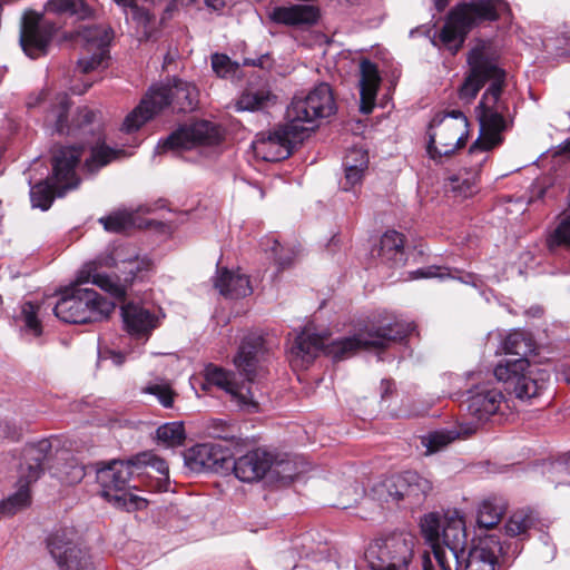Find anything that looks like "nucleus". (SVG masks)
Returning <instances> with one entry per match:
<instances>
[{"label":"nucleus","instance_id":"nucleus-3","mask_svg":"<svg viewBox=\"0 0 570 570\" xmlns=\"http://www.w3.org/2000/svg\"><path fill=\"white\" fill-rule=\"evenodd\" d=\"M412 330L410 323L394 322L372 326L353 336L330 342L328 337L305 328L296 336L291 354L296 361H301L302 365L312 363L321 351L338 361L354 355L360 350L385 348L393 342L402 341Z\"/></svg>","mask_w":570,"mask_h":570},{"label":"nucleus","instance_id":"nucleus-16","mask_svg":"<svg viewBox=\"0 0 570 570\" xmlns=\"http://www.w3.org/2000/svg\"><path fill=\"white\" fill-rule=\"evenodd\" d=\"M173 97L171 81L151 86L140 104L127 115L121 125V130L128 134L134 132L165 108L170 107L173 109Z\"/></svg>","mask_w":570,"mask_h":570},{"label":"nucleus","instance_id":"nucleus-21","mask_svg":"<svg viewBox=\"0 0 570 570\" xmlns=\"http://www.w3.org/2000/svg\"><path fill=\"white\" fill-rule=\"evenodd\" d=\"M504 401V395L499 389L490 384L475 385L468 392L466 410L472 419L483 423L500 413Z\"/></svg>","mask_w":570,"mask_h":570},{"label":"nucleus","instance_id":"nucleus-42","mask_svg":"<svg viewBox=\"0 0 570 570\" xmlns=\"http://www.w3.org/2000/svg\"><path fill=\"white\" fill-rule=\"evenodd\" d=\"M46 11L57 14H70L85 18L89 13L88 7L82 0H48L45 6Z\"/></svg>","mask_w":570,"mask_h":570},{"label":"nucleus","instance_id":"nucleus-25","mask_svg":"<svg viewBox=\"0 0 570 570\" xmlns=\"http://www.w3.org/2000/svg\"><path fill=\"white\" fill-rule=\"evenodd\" d=\"M360 73V110L366 115L374 108L377 90L381 83V76L376 65L368 59L361 60Z\"/></svg>","mask_w":570,"mask_h":570},{"label":"nucleus","instance_id":"nucleus-50","mask_svg":"<svg viewBox=\"0 0 570 570\" xmlns=\"http://www.w3.org/2000/svg\"><path fill=\"white\" fill-rule=\"evenodd\" d=\"M268 243H271L268 249L279 268L288 267L295 257V253L291 248H284L276 239L268 240Z\"/></svg>","mask_w":570,"mask_h":570},{"label":"nucleus","instance_id":"nucleus-4","mask_svg":"<svg viewBox=\"0 0 570 570\" xmlns=\"http://www.w3.org/2000/svg\"><path fill=\"white\" fill-rule=\"evenodd\" d=\"M505 354L518 356L500 361L493 374L505 390L520 401H530L546 389L549 373L530 365L528 356L535 350L534 341L523 331L511 332L502 342Z\"/></svg>","mask_w":570,"mask_h":570},{"label":"nucleus","instance_id":"nucleus-29","mask_svg":"<svg viewBox=\"0 0 570 570\" xmlns=\"http://www.w3.org/2000/svg\"><path fill=\"white\" fill-rule=\"evenodd\" d=\"M305 472V466L298 463L295 458L288 455L275 456L271 453V469L268 478L282 484H289L296 476Z\"/></svg>","mask_w":570,"mask_h":570},{"label":"nucleus","instance_id":"nucleus-43","mask_svg":"<svg viewBox=\"0 0 570 570\" xmlns=\"http://www.w3.org/2000/svg\"><path fill=\"white\" fill-rule=\"evenodd\" d=\"M547 247L556 253L559 247L570 249V215H564L557 227L547 237Z\"/></svg>","mask_w":570,"mask_h":570},{"label":"nucleus","instance_id":"nucleus-2","mask_svg":"<svg viewBox=\"0 0 570 570\" xmlns=\"http://www.w3.org/2000/svg\"><path fill=\"white\" fill-rule=\"evenodd\" d=\"M264 362L265 348L262 337L246 336L234 357V364L246 383L239 384L234 373L209 364L204 370L206 384L224 390L240 410L248 413L258 412L266 394L263 380L268 372Z\"/></svg>","mask_w":570,"mask_h":570},{"label":"nucleus","instance_id":"nucleus-60","mask_svg":"<svg viewBox=\"0 0 570 570\" xmlns=\"http://www.w3.org/2000/svg\"><path fill=\"white\" fill-rule=\"evenodd\" d=\"M119 7L124 8V9H127L129 8L130 10L134 9V7L136 6V0H114Z\"/></svg>","mask_w":570,"mask_h":570},{"label":"nucleus","instance_id":"nucleus-47","mask_svg":"<svg viewBox=\"0 0 570 570\" xmlns=\"http://www.w3.org/2000/svg\"><path fill=\"white\" fill-rule=\"evenodd\" d=\"M40 306L31 302H26L21 306V317L26 327L38 336L41 334V323L38 318Z\"/></svg>","mask_w":570,"mask_h":570},{"label":"nucleus","instance_id":"nucleus-63","mask_svg":"<svg viewBox=\"0 0 570 570\" xmlns=\"http://www.w3.org/2000/svg\"><path fill=\"white\" fill-rule=\"evenodd\" d=\"M245 66H261L262 59L253 60V59H245L244 60Z\"/></svg>","mask_w":570,"mask_h":570},{"label":"nucleus","instance_id":"nucleus-46","mask_svg":"<svg viewBox=\"0 0 570 570\" xmlns=\"http://www.w3.org/2000/svg\"><path fill=\"white\" fill-rule=\"evenodd\" d=\"M99 222L105 229L112 233H121L132 225V217L127 212H116L109 216L101 217Z\"/></svg>","mask_w":570,"mask_h":570},{"label":"nucleus","instance_id":"nucleus-51","mask_svg":"<svg viewBox=\"0 0 570 570\" xmlns=\"http://www.w3.org/2000/svg\"><path fill=\"white\" fill-rule=\"evenodd\" d=\"M452 440L449 433L433 432L422 438V444L426 446V453L431 454L446 446Z\"/></svg>","mask_w":570,"mask_h":570},{"label":"nucleus","instance_id":"nucleus-39","mask_svg":"<svg viewBox=\"0 0 570 570\" xmlns=\"http://www.w3.org/2000/svg\"><path fill=\"white\" fill-rule=\"evenodd\" d=\"M156 438L167 448H176L183 445L186 439L184 423L175 421L160 425L156 430Z\"/></svg>","mask_w":570,"mask_h":570},{"label":"nucleus","instance_id":"nucleus-11","mask_svg":"<svg viewBox=\"0 0 570 570\" xmlns=\"http://www.w3.org/2000/svg\"><path fill=\"white\" fill-rule=\"evenodd\" d=\"M336 106L331 87L322 82L307 95H297L286 110V119L294 124L304 135L308 129L305 125L314 124L318 118L330 117Z\"/></svg>","mask_w":570,"mask_h":570},{"label":"nucleus","instance_id":"nucleus-5","mask_svg":"<svg viewBox=\"0 0 570 570\" xmlns=\"http://www.w3.org/2000/svg\"><path fill=\"white\" fill-rule=\"evenodd\" d=\"M508 10L504 0H474L452 8L440 31V41L454 55L462 47L466 35L484 21H495L500 12Z\"/></svg>","mask_w":570,"mask_h":570},{"label":"nucleus","instance_id":"nucleus-23","mask_svg":"<svg viewBox=\"0 0 570 570\" xmlns=\"http://www.w3.org/2000/svg\"><path fill=\"white\" fill-rule=\"evenodd\" d=\"M235 476L242 482H255L268 475L271 453L261 449L247 452L232 463Z\"/></svg>","mask_w":570,"mask_h":570},{"label":"nucleus","instance_id":"nucleus-62","mask_svg":"<svg viewBox=\"0 0 570 570\" xmlns=\"http://www.w3.org/2000/svg\"><path fill=\"white\" fill-rule=\"evenodd\" d=\"M348 490H353L354 494L356 495V498L354 499V501L356 502L363 494V490L358 487V485H354V487H351Z\"/></svg>","mask_w":570,"mask_h":570},{"label":"nucleus","instance_id":"nucleus-27","mask_svg":"<svg viewBox=\"0 0 570 570\" xmlns=\"http://www.w3.org/2000/svg\"><path fill=\"white\" fill-rule=\"evenodd\" d=\"M318 16V9L309 4L275 7L269 12L271 20L286 26L313 24L317 21Z\"/></svg>","mask_w":570,"mask_h":570},{"label":"nucleus","instance_id":"nucleus-48","mask_svg":"<svg viewBox=\"0 0 570 570\" xmlns=\"http://www.w3.org/2000/svg\"><path fill=\"white\" fill-rule=\"evenodd\" d=\"M212 68L218 77L225 78L235 75L239 63L232 61L226 55L214 53L212 55Z\"/></svg>","mask_w":570,"mask_h":570},{"label":"nucleus","instance_id":"nucleus-32","mask_svg":"<svg viewBox=\"0 0 570 570\" xmlns=\"http://www.w3.org/2000/svg\"><path fill=\"white\" fill-rule=\"evenodd\" d=\"M174 89L173 111L189 112L196 109L198 105V90L195 85L174 78L171 80Z\"/></svg>","mask_w":570,"mask_h":570},{"label":"nucleus","instance_id":"nucleus-30","mask_svg":"<svg viewBox=\"0 0 570 570\" xmlns=\"http://www.w3.org/2000/svg\"><path fill=\"white\" fill-rule=\"evenodd\" d=\"M196 464L204 469L219 471L230 466L227 452L212 444H198L193 449Z\"/></svg>","mask_w":570,"mask_h":570},{"label":"nucleus","instance_id":"nucleus-55","mask_svg":"<svg viewBox=\"0 0 570 570\" xmlns=\"http://www.w3.org/2000/svg\"><path fill=\"white\" fill-rule=\"evenodd\" d=\"M131 16L132 19L137 21V23L141 24L145 29H147L153 18L147 10L138 7L137 4L131 10Z\"/></svg>","mask_w":570,"mask_h":570},{"label":"nucleus","instance_id":"nucleus-58","mask_svg":"<svg viewBox=\"0 0 570 570\" xmlns=\"http://www.w3.org/2000/svg\"><path fill=\"white\" fill-rule=\"evenodd\" d=\"M553 470L558 474H566L570 479V454L561 462L553 464ZM562 482L569 483L570 480H563Z\"/></svg>","mask_w":570,"mask_h":570},{"label":"nucleus","instance_id":"nucleus-19","mask_svg":"<svg viewBox=\"0 0 570 570\" xmlns=\"http://www.w3.org/2000/svg\"><path fill=\"white\" fill-rule=\"evenodd\" d=\"M414 538L409 533L393 534L379 546L375 570H406L412 559Z\"/></svg>","mask_w":570,"mask_h":570},{"label":"nucleus","instance_id":"nucleus-38","mask_svg":"<svg viewBox=\"0 0 570 570\" xmlns=\"http://www.w3.org/2000/svg\"><path fill=\"white\" fill-rule=\"evenodd\" d=\"M141 393L154 395L158 402L167 409L173 407L176 393L171 384L161 377L149 381L142 389Z\"/></svg>","mask_w":570,"mask_h":570},{"label":"nucleus","instance_id":"nucleus-54","mask_svg":"<svg viewBox=\"0 0 570 570\" xmlns=\"http://www.w3.org/2000/svg\"><path fill=\"white\" fill-rule=\"evenodd\" d=\"M366 170V167H344V180L341 183L343 190L347 191L361 184Z\"/></svg>","mask_w":570,"mask_h":570},{"label":"nucleus","instance_id":"nucleus-13","mask_svg":"<svg viewBox=\"0 0 570 570\" xmlns=\"http://www.w3.org/2000/svg\"><path fill=\"white\" fill-rule=\"evenodd\" d=\"M72 530L62 529L48 539V549L61 570H97L90 552L76 541Z\"/></svg>","mask_w":570,"mask_h":570},{"label":"nucleus","instance_id":"nucleus-64","mask_svg":"<svg viewBox=\"0 0 570 570\" xmlns=\"http://www.w3.org/2000/svg\"><path fill=\"white\" fill-rule=\"evenodd\" d=\"M563 151L570 154V139L564 142Z\"/></svg>","mask_w":570,"mask_h":570},{"label":"nucleus","instance_id":"nucleus-52","mask_svg":"<svg viewBox=\"0 0 570 570\" xmlns=\"http://www.w3.org/2000/svg\"><path fill=\"white\" fill-rule=\"evenodd\" d=\"M206 433L213 439L230 440L234 438L226 422L219 419H213L207 423Z\"/></svg>","mask_w":570,"mask_h":570},{"label":"nucleus","instance_id":"nucleus-28","mask_svg":"<svg viewBox=\"0 0 570 570\" xmlns=\"http://www.w3.org/2000/svg\"><path fill=\"white\" fill-rule=\"evenodd\" d=\"M214 286L226 297L239 298L252 294L253 288L246 275L232 272L227 268L217 271Z\"/></svg>","mask_w":570,"mask_h":570},{"label":"nucleus","instance_id":"nucleus-49","mask_svg":"<svg viewBox=\"0 0 570 570\" xmlns=\"http://www.w3.org/2000/svg\"><path fill=\"white\" fill-rule=\"evenodd\" d=\"M531 524V519L523 512L513 513L504 525L505 532L510 537H517L527 532Z\"/></svg>","mask_w":570,"mask_h":570},{"label":"nucleus","instance_id":"nucleus-59","mask_svg":"<svg viewBox=\"0 0 570 570\" xmlns=\"http://www.w3.org/2000/svg\"><path fill=\"white\" fill-rule=\"evenodd\" d=\"M205 6L214 11H219L225 7L224 0H204Z\"/></svg>","mask_w":570,"mask_h":570},{"label":"nucleus","instance_id":"nucleus-34","mask_svg":"<svg viewBox=\"0 0 570 570\" xmlns=\"http://www.w3.org/2000/svg\"><path fill=\"white\" fill-rule=\"evenodd\" d=\"M407 471L402 474L393 475L381 484L377 485L375 491L377 492L380 499L385 500L386 502L393 501L399 502L403 499H409V484L407 482Z\"/></svg>","mask_w":570,"mask_h":570},{"label":"nucleus","instance_id":"nucleus-15","mask_svg":"<svg viewBox=\"0 0 570 570\" xmlns=\"http://www.w3.org/2000/svg\"><path fill=\"white\" fill-rule=\"evenodd\" d=\"M112 30L104 24H81L72 38L81 43L87 51L94 50L89 58H80L77 62V69L82 73H88L98 69L107 59V47L111 40Z\"/></svg>","mask_w":570,"mask_h":570},{"label":"nucleus","instance_id":"nucleus-17","mask_svg":"<svg viewBox=\"0 0 570 570\" xmlns=\"http://www.w3.org/2000/svg\"><path fill=\"white\" fill-rule=\"evenodd\" d=\"M219 139L220 135L217 127L209 121L202 120L190 126L180 127L166 139L160 140L156 147V153L190 149L199 145H214Z\"/></svg>","mask_w":570,"mask_h":570},{"label":"nucleus","instance_id":"nucleus-20","mask_svg":"<svg viewBox=\"0 0 570 570\" xmlns=\"http://www.w3.org/2000/svg\"><path fill=\"white\" fill-rule=\"evenodd\" d=\"M26 105L29 109L43 106V124L52 132H69L68 111L70 102L66 94H57L53 98H49L47 91H41L38 95L29 96Z\"/></svg>","mask_w":570,"mask_h":570},{"label":"nucleus","instance_id":"nucleus-40","mask_svg":"<svg viewBox=\"0 0 570 570\" xmlns=\"http://www.w3.org/2000/svg\"><path fill=\"white\" fill-rule=\"evenodd\" d=\"M463 561H465L464 570H494L497 558L491 550L476 547L469 551Z\"/></svg>","mask_w":570,"mask_h":570},{"label":"nucleus","instance_id":"nucleus-37","mask_svg":"<svg viewBox=\"0 0 570 570\" xmlns=\"http://www.w3.org/2000/svg\"><path fill=\"white\" fill-rule=\"evenodd\" d=\"M504 513V505L501 500H484L478 510V524L481 528L491 529L497 525Z\"/></svg>","mask_w":570,"mask_h":570},{"label":"nucleus","instance_id":"nucleus-57","mask_svg":"<svg viewBox=\"0 0 570 570\" xmlns=\"http://www.w3.org/2000/svg\"><path fill=\"white\" fill-rule=\"evenodd\" d=\"M95 112L87 108V107H82L78 110V115H77V119H76V122H77V126L78 127H81L82 125H88V124H91L95 119Z\"/></svg>","mask_w":570,"mask_h":570},{"label":"nucleus","instance_id":"nucleus-45","mask_svg":"<svg viewBox=\"0 0 570 570\" xmlns=\"http://www.w3.org/2000/svg\"><path fill=\"white\" fill-rule=\"evenodd\" d=\"M134 464L138 472L142 468L150 466L165 479H168V465L165 460L158 458L151 452H142L134 458Z\"/></svg>","mask_w":570,"mask_h":570},{"label":"nucleus","instance_id":"nucleus-44","mask_svg":"<svg viewBox=\"0 0 570 570\" xmlns=\"http://www.w3.org/2000/svg\"><path fill=\"white\" fill-rule=\"evenodd\" d=\"M119 150L111 149L105 145L96 146L91 150L90 159L86 160V167L89 171H94L109 164L118 155Z\"/></svg>","mask_w":570,"mask_h":570},{"label":"nucleus","instance_id":"nucleus-22","mask_svg":"<svg viewBox=\"0 0 570 570\" xmlns=\"http://www.w3.org/2000/svg\"><path fill=\"white\" fill-rule=\"evenodd\" d=\"M441 544L446 550L451 567L460 570L466 553V532L463 519L456 513L445 517L442 522Z\"/></svg>","mask_w":570,"mask_h":570},{"label":"nucleus","instance_id":"nucleus-61","mask_svg":"<svg viewBox=\"0 0 570 570\" xmlns=\"http://www.w3.org/2000/svg\"><path fill=\"white\" fill-rule=\"evenodd\" d=\"M449 3V0H434V6L439 12H442Z\"/></svg>","mask_w":570,"mask_h":570},{"label":"nucleus","instance_id":"nucleus-35","mask_svg":"<svg viewBox=\"0 0 570 570\" xmlns=\"http://www.w3.org/2000/svg\"><path fill=\"white\" fill-rule=\"evenodd\" d=\"M479 156L470 157V169L462 175L452 177L450 179L451 190L464 198L472 196L476 190V180L479 177L480 168L483 164L476 165L475 161Z\"/></svg>","mask_w":570,"mask_h":570},{"label":"nucleus","instance_id":"nucleus-24","mask_svg":"<svg viewBox=\"0 0 570 570\" xmlns=\"http://www.w3.org/2000/svg\"><path fill=\"white\" fill-rule=\"evenodd\" d=\"M126 331L134 337L148 338L158 326V318L147 308L129 303L121 308Z\"/></svg>","mask_w":570,"mask_h":570},{"label":"nucleus","instance_id":"nucleus-9","mask_svg":"<svg viewBox=\"0 0 570 570\" xmlns=\"http://www.w3.org/2000/svg\"><path fill=\"white\" fill-rule=\"evenodd\" d=\"M51 451V443L43 439L23 450V462L19 468L18 490L0 504V512L12 515L31 502L29 485L43 473V464Z\"/></svg>","mask_w":570,"mask_h":570},{"label":"nucleus","instance_id":"nucleus-6","mask_svg":"<svg viewBox=\"0 0 570 570\" xmlns=\"http://www.w3.org/2000/svg\"><path fill=\"white\" fill-rule=\"evenodd\" d=\"M82 156V147L58 146L52 149V178L51 183L40 181L30 189V199L33 207L47 210L55 198L65 195L67 190L77 188L80 183L76 168Z\"/></svg>","mask_w":570,"mask_h":570},{"label":"nucleus","instance_id":"nucleus-7","mask_svg":"<svg viewBox=\"0 0 570 570\" xmlns=\"http://www.w3.org/2000/svg\"><path fill=\"white\" fill-rule=\"evenodd\" d=\"M501 92L495 86L488 88L475 109L480 135L469 148V157L479 156L476 165L487 161L488 151L502 142V132L508 128V105L501 99Z\"/></svg>","mask_w":570,"mask_h":570},{"label":"nucleus","instance_id":"nucleus-36","mask_svg":"<svg viewBox=\"0 0 570 570\" xmlns=\"http://www.w3.org/2000/svg\"><path fill=\"white\" fill-rule=\"evenodd\" d=\"M55 475L66 484H76L85 478L86 470L76 458L68 455L57 462Z\"/></svg>","mask_w":570,"mask_h":570},{"label":"nucleus","instance_id":"nucleus-56","mask_svg":"<svg viewBox=\"0 0 570 570\" xmlns=\"http://www.w3.org/2000/svg\"><path fill=\"white\" fill-rule=\"evenodd\" d=\"M443 273L438 267H426L419 268L415 272L411 273L412 278H431V277H442Z\"/></svg>","mask_w":570,"mask_h":570},{"label":"nucleus","instance_id":"nucleus-18","mask_svg":"<svg viewBox=\"0 0 570 570\" xmlns=\"http://www.w3.org/2000/svg\"><path fill=\"white\" fill-rule=\"evenodd\" d=\"M55 28L43 22L41 13L27 11L21 20L19 42L23 52L35 59L47 53Z\"/></svg>","mask_w":570,"mask_h":570},{"label":"nucleus","instance_id":"nucleus-12","mask_svg":"<svg viewBox=\"0 0 570 570\" xmlns=\"http://www.w3.org/2000/svg\"><path fill=\"white\" fill-rule=\"evenodd\" d=\"M468 63L470 72L459 90L461 100L472 101L487 81H490L489 88L495 86L498 91H502L505 73L494 60L485 56L483 46L470 50Z\"/></svg>","mask_w":570,"mask_h":570},{"label":"nucleus","instance_id":"nucleus-8","mask_svg":"<svg viewBox=\"0 0 570 570\" xmlns=\"http://www.w3.org/2000/svg\"><path fill=\"white\" fill-rule=\"evenodd\" d=\"M138 473L134 459L129 461L114 460L97 470V482L101 488V495L116 508L127 511L141 510L147 501L128 491L129 481Z\"/></svg>","mask_w":570,"mask_h":570},{"label":"nucleus","instance_id":"nucleus-14","mask_svg":"<svg viewBox=\"0 0 570 570\" xmlns=\"http://www.w3.org/2000/svg\"><path fill=\"white\" fill-rule=\"evenodd\" d=\"M304 135L289 120L274 131L256 135L252 147L256 157L265 161H279L287 158L294 145L303 140Z\"/></svg>","mask_w":570,"mask_h":570},{"label":"nucleus","instance_id":"nucleus-31","mask_svg":"<svg viewBox=\"0 0 570 570\" xmlns=\"http://www.w3.org/2000/svg\"><path fill=\"white\" fill-rule=\"evenodd\" d=\"M380 257L391 266H400L405 262L404 236L396 230H387L381 237Z\"/></svg>","mask_w":570,"mask_h":570},{"label":"nucleus","instance_id":"nucleus-1","mask_svg":"<svg viewBox=\"0 0 570 570\" xmlns=\"http://www.w3.org/2000/svg\"><path fill=\"white\" fill-rule=\"evenodd\" d=\"M150 265V259L141 256L132 246L119 245L102 253L81 267L76 284L67 288L55 305V315L73 324L106 320L115 309V303L81 285L91 283L121 301L126 297L128 286Z\"/></svg>","mask_w":570,"mask_h":570},{"label":"nucleus","instance_id":"nucleus-26","mask_svg":"<svg viewBox=\"0 0 570 570\" xmlns=\"http://www.w3.org/2000/svg\"><path fill=\"white\" fill-rule=\"evenodd\" d=\"M442 522L438 513L431 512L425 514L420 522L421 532L431 547L434 559L442 570H451V564L446 554V550L441 544Z\"/></svg>","mask_w":570,"mask_h":570},{"label":"nucleus","instance_id":"nucleus-53","mask_svg":"<svg viewBox=\"0 0 570 570\" xmlns=\"http://www.w3.org/2000/svg\"><path fill=\"white\" fill-rule=\"evenodd\" d=\"M366 167L368 168L367 151L362 148L350 149L343 160V167Z\"/></svg>","mask_w":570,"mask_h":570},{"label":"nucleus","instance_id":"nucleus-33","mask_svg":"<svg viewBox=\"0 0 570 570\" xmlns=\"http://www.w3.org/2000/svg\"><path fill=\"white\" fill-rule=\"evenodd\" d=\"M276 102V96L268 88H247L236 101L237 111H256Z\"/></svg>","mask_w":570,"mask_h":570},{"label":"nucleus","instance_id":"nucleus-41","mask_svg":"<svg viewBox=\"0 0 570 570\" xmlns=\"http://www.w3.org/2000/svg\"><path fill=\"white\" fill-rule=\"evenodd\" d=\"M409 500L421 503L432 491V482L414 471H407Z\"/></svg>","mask_w":570,"mask_h":570},{"label":"nucleus","instance_id":"nucleus-10","mask_svg":"<svg viewBox=\"0 0 570 570\" xmlns=\"http://www.w3.org/2000/svg\"><path fill=\"white\" fill-rule=\"evenodd\" d=\"M468 119L460 110L436 115L430 124L428 153L434 160L451 156L465 145Z\"/></svg>","mask_w":570,"mask_h":570}]
</instances>
